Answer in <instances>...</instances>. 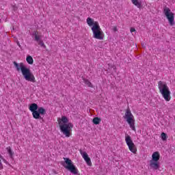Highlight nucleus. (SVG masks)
<instances>
[{
  "label": "nucleus",
  "instance_id": "f257e3e1",
  "mask_svg": "<svg viewBox=\"0 0 175 175\" xmlns=\"http://www.w3.org/2000/svg\"><path fill=\"white\" fill-rule=\"evenodd\" d=\"M86 23L89 27H92L93 38L98 40H103L105 39V33L102 31L98 21H95L92 18L88 17Z\"/></svg>",
  "mask_w": 175,
  "mask_h": 175
},
{
  "label": "nucleus",
  "instance_id": "f03ea898",
  "mask_svg": "<svg viewBox=\"0 0 175 175\" xmlns=\"http://www.w3.org/2000/svg\"><path fill=\"white\" fill-rule=\"evenodd\" d=\"M14 65L18 72L21 70L22 75L27 81H31V83H36L35 75H33L29 68H27V66L24 65V63L18 64L16 62H14Z\"/></svg>",
  "mask_w": 175,
  "mask_h": 175
},
{
  "label": "nucleus",
  "instance_id": "7ed1b4c3",
  "mask_svg": "<svg viewBox=\"0 0 175 175\" xmlns=\"http://www.w3.org/2000/svg\"><path fill=\"white\" fill-rule=\"evenodd\" d=\"M58 124L60 128L61 132L66 137H70L72 129H73V124L68 123L69 120L66 116H62L61 119H58Z\"/></svg>",
  "mask_w": 175,
  "mask_h": 175
},
{
  "label": "nucleus",
  "instance_id": "20e7f679",
  "mask_svg": "<svg viewBox=\"0 0 175 175\" xmlns=\"http://www.w3.org/2000/svg\"><path fill=\"white\" fill-rule=\"evenodd\" d=\"M158 88L165 100H166V102H170V99H172V97L170 96L171 92L166 82L159 81L158 82Z\"/></svg>",
  "mask_w": 175,
  "mask_h": 175
},
{
  "label": "nucleus",
  "instance_id": "39448f33",
  "mask_svg": "<svg viewBox=\"0 0 175 175\" xmlns=\"http://www.w3.org/2000/svg\"><path fill=\"white\" fill-rule=\"evenodd\" d=\"M29 110L31 111L33 118L35 120H42V117L40 116H44L46 114V109L42 107H38V104L32 103L29 107Z\"/></svg>",
  "mask_w": 175,
  "mask_h": 175
},
{
  "label": "nucleus",
  "instance_id": "423d86ee",
  "mask_svg": "<svg viewBox=\"0 0 175 175\" xmlns=\"http://www.w3.org/2000/svg\"><path fill=\"white\" fill-rule=\"evenodd\" d=\"M124 118L126 120L132 131H136V127H135V116L132 114L131 109H127L126 110Z\"/></svg>",
  "mask_w": 175,
  "mask_h": 175
},
{
  "label": "nucleus",
  "instance_id": "0eeeda50",
  "mask_svg": "<svg viewBox=\"0 0 175 175\" xmlns=\"http://www.w3.org/2000/svg\"><path fill=\"white\" fill-rule=\"evenodd\" d=\"M65 161V165H63V166L65 167V169H67V170H69L70 173H72V174L77 175L79 174V170L73 163L72 162V160H70L69 158H64Z\"/></svg>",
  "mask_w": 175,
  "mask_h": 175
},
{
  "label": "nucleus",
  "instance_id": "6e6552de",
  "mask_svg": "<svg viewBox=\"0 0 175 175\" xmlns=\"http://www.w3.org/2000/svg\"><path fill=\"white\" fill-rule=\"evenodd\" d=\"M163 13L164 16H165L167 20H168V23L171 27L174 25V13L172 12V10L169 8V7L165 6L163 8Z\"/></svg>",
  "mask_w": 175,
  "mask_h": 175
},
{
  "label": "nucleus",
  "instance_id": "1a4fd4ad",
  "mask_svg": "<svg viewBox=\"0 0 175 175\" xmlns=\"http://www.w3.org/2000/svg\"><path fill=\"white\" fill-rule=\"evenodd\" d=\"M125 142H126V145L129 147V151L133 152V154H136V152H137V148H136V146L133 143V141H132L131 136H129V135L126 136Z\"/></svg>",
  "mask_w": 175,
  "mask_h": 175
},
{
  "label": "nucleus",
  "instance_id": "9d476101",
  "mask_svg": "<svg viewBox=\"0 0 175 175\" xmlns=\"http://www.w3.org/2000/svg\"><path fill=\"white\" fill-rule=\"evenodd\" d=\"M80 154L84 161L86 162L88 166H92V162H91V159L88 157V154H87V152L80 150Z\"/></svg>",
  "mask_w": 175,
  "mask_h": 175
},
{
  "label": "nucleus",
  "instance_id": "9b49d317",
  "mask_svg": "<svg viewBox=\"0 0 175 175\" xmlns=\"http://www.w3.org/2000/svg\"><path fill=\"white\" fill-rule=\"evenodd\" d=\"M150 166L152 169H154V170H158V169H159V163L158 161L150 160Z\"/></svg>",
  "mask_w": 175,
  "mask_h": 175
},
{
  "label": "nucleus",
  "instance_id": "f8f14e48",
  "mask_svg": "<svg viewBox=\"0 0 175 175\" xmlns=\"http://www.w3.org/2000/svg\"><path fill=\"white\" fill-rule=\"evenodd\" d=\"M161 158V154H159V152H154L152 155V161H158Z\"/></svg>",
  "mask_w": 175,
  "mask_h": 175
},
{
  "label": "nucleus",
  "instance_id": "ddd939ff",
  "mask_svg": "<svg viewBox=\"0 0 175 175\" xmlns=\"http://www.w3.org/2000/svg\"><path fill=\"white\" fill-rule=\"evenodd\" d=\"M33 36L34 37V40L36 42H39V40L42 39V36L39 35V31H34L33 32Z\"/></svg>",
  "mask_w": 175,
  "mask_h": 175
},
{
  "label": "nucleus",
  "instance_id": "4468645a",
  "mask_svg": "<svg viewBox=\"0 0 175 175\" xmlns=\"http://www.w3.org/2000/svg\"><path fill=\"white\" fill-rule=\"evenodd\" d=\"M101 121H102V119L98 117H95L92 120V122H93V124H94V125H99V124H100Z\"/></svg>",
  "mask_w": 175,
  "mask_h": 175
},
{
  "label": "nucleus",
  "instance_id": "2eb2a0df",
  "mask_svg": "<svg viewBox=\"0 0 175 175\" xmlns=\"http://www.w3.org/2000/svg\"><path fill=\"white\" fill-rule=\"evenodd\" d=\"M7 152L9 154L10 157L11 159H13V155H14V152L12 150V148L10 146H8L6 148Z\"/></svg>",
  "mask_w": 175,
  "mask_h": 175
},
{
  "label": "nucleus",
  "instance_id": "dca6fc26",
  "mask_svg": "<svg viewBox=\"0 0 175 175\" xmlns=\"http://www.w3.org/2000/svg\"><path fill=\"white\" fill-rule=\"evenodd\" d=\"M131 2L135 6H137L139 9L142 8V3L139 2L137 0H131Z\"/></svg>",
  "mask_w": 175,
  "mask_h": 175
},
{
  "label": "nucleus",
  "instance_id": "f3484780",
  "mask_svg": "<svg viewBox=\"0 0 175 175\" xmlns=\"http://www.w3.org/2000/svg\"><path fill=\"white\" fill-rule=\"evenodd\" d=\"M83 80L85 85H88V87H90V88H94V85L90 81H88V79H85L83 78Z\"/></svg>",
  "mask_w": 175,
  "mask_h": 175
},
{
  "label": "nucleus",
  "instance_id": "a211bd4d",
  "mask_svg": "<svg viewBox=\"0 0 175 175\" xmlns=\"http://www.w3.org/2000/svg\"><path fill=\"white\" fill-rule=\"evenodd\" d=\"M26 61L29 65H32L33 64V58H32L31 55L27 57Z\"/></svg>",
  "mask_w": 175,
  "mask_h": 175
},
{
  "label": "nucleus",
  "instance_id": "6ab92c4d",
  "mask_svg": "<svg viewBox=\"0 0 175 175\" xmlns=\"http://www.w3.org/2000/svg\"><path fill=\"white\" fill-rule=\"evenodd\" d=\"M37 42L39 44V46H40L41 47H44V49H46V44H44V42H43V40H40L37 41Z\"/></svg>",
  "mask_w": 175,
  "mask_h": 175
},
{
  "label": "nucleus",
  "instance_id": "aec40b11",
  "mask_svg": "<svg viewBox=\"0 0 175 175\" xmlns=\"http://www.w3.org/2000/svg\"><path fill=\"white\" fill-rule=\"evenodd\" d=\"M161 136V139H162V140H163V142H165V140H166L167 139V135L165 133H162Z\"/></svg>",
  "mask_w": 175,
  "mask_h": 175
},
{
  "label": "nucleus",
  "instance_id": "412c9836",
  "mask_svg": "<svg viewBox=\"0 0 175 175\" xmlns=\"http://www.w3.org/2000/svg\"><path fill=\"white\" fill-rule=\"evenodd\" d=\"M130 31L132 33V32H136V29L133 27H131V29H130Z\"/></svg>",
  "mask_w": 175,
  "mask_h": 175
},
{
  "label": "nucleus",
  "instance_id": "4be33fe9",
  "mask_svg": "<svg viewBox=\"0 0 175 175\" xmlns=\"http://www.w3.org/2000/svg\"><path fill=\"white\" fill-rule=\"evenodd\" d=\"M3 161V162H6V159H5V158H3V156H1V157H0V161Z\"/></svg>",
  "mask_w": 175,
  "mask_h": 175
},
{
  "label": "nucleus",
  "instance_id": "5701e85b",
  "mask_svg": "<svg viewBox=\"0 0 175 175\" xmlns=\"http://www.w3.org/2000/svg\"><path fill=\"white\" fill-rule=\"evenodd\" d=\"M0 158H2V155L0 154ZM1 166H2V163L1 162V160H0V169H1Z\"/></svg>",
  "mask_w": 175,
  "mask_h": 175
},
{
  "label": "nucleus",
  "instance_id": "b1692460",
  "mask_svg": "<svg viewBox=\"0 0 175 175\" xmlns=\"http://www.w3.org/2000/svg\"><path fill=\"white\" fill-rule=\"evenodd\" d=\"M17 44H18V46H19V47H21V45L20 44V42H18V41H17Z\"/></svg>",
  "mask_w": 175,
  "mask_h": 175
},
{
  "label": "nucleus",
  "instance_id": "393cba45",
  "mask_svg": "<svg viewBox=\"0 0 175 175\" xmlns=\"http://www.w3.org/2000/svg\"><path fill=\"white\" fill-rule=\"evenodd\" d=\"M113 31L116 32V31H117V27H113Z\"/></svg>",
  "mask_w": 175,
  "mask_h": 175
}]
</instances>
